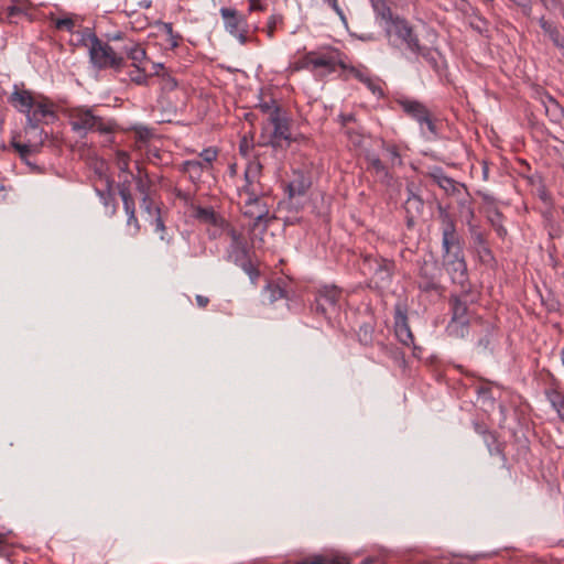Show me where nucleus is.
I'll use <instances>...</instances> for the list:
<instances>
[{
  "label": "nucleus",
  "mask_w": 564,
  "mask_h": 564,
  "mask_svg": "<svg viewBox=\"0 0 564 564\" xmlns=\"http://www.w3.org/2000/svg\"><path fill=\"white\" fill-rule=\"evenodd\" d=\"M558 413H560L561 417L564 420V401L561 403V408L558 410Z\"/></svg>",
  "instance_id": "57"
},
{
  "label": "nucleus",
  "mask_w": 564,
  "mask_h": 564,
  "mask_svg": "<svg viewBox=\"0 0 564 564\" xmlns=\"http://www.w3.org/2000/svg\"><path fill=\"white\" fill-rule=\"evenodd\" d=\"M278 22V19L275 17H272L270 22H269V25H268V35L271 37L273 36V30L275 28V24Z\"/></svg>",
  "instance_id": "49"
},
{
  "label": "nucleus",
  "mask_w": 564,
  "mask_h": 564,
  "mask_svg": "<svg viewBox=\"0 0 564 564\" xmlns=\"http://www.w3.org/2000/svg\"><path fill=\"white\" fill-rule=\"evenodd\" d=\"M542 104L545 109L546 116L550 118L553 122H560L562 118L564 117V110L562 106L551 96H545L544 99H542Z\"/></svg>",
  "instance_id": "23"
},
{
  "label": "nucleus",
  "mask_w": 564,
  "mask_h": 564,
  "mask_svg": "<svg viewBox=\"0 0 564 564\" xmlns=\"http://www.w3.org/2000/svg\"><path fill=\"white\" fill-rule=\"evenodd\" d=\"M196 302L199 307H206L209 303V300L204 295H196Z\"/></svg>",
  "instance_id": "48"
},
{
  "label": "nucleus",
  "mask_w": 564,
  "mask_h": 564,
  "mask_svg": "<svg viewBox=\"0 0 564 564\" xmlns=\"http://www.w3.org/2000/svg\"><path fill=\"white\" fill-rule=\"evenodd\" d=\"M368 89H369L373 95H376V96H379V97H380V96H382V95H383V91H382V89H381V86H380V84H379L377 80H375V82L372 83V85L368 87Z\"/></svg>",
  "instance_id": "47"
},
{
  "label": "nucleus",
  "mask_w": 564,
  "mask_h": 564,
  "mask_svg": "<svg viewBox=\"0 0 564 564\" xmlns=\"http://www.w3.org/2000/svg\"><path fill=\"white\" fill-rule=\"evenodd\" d=\"M228 237L227 260L240 267L254 282L259 276V271L251 262L249 245L243 232L238 229H229Z\"/></svg>",
  "instance_id": "5"
},
{
  "label": "nucleus",
  "mask_w": 564,
  "mask_h": 564,
  "mask_svg": "<svg viewBox=\"0 0 564 564\" xmlns=\"http://www.w3.org/2000/svg\"><path fill=\"white\" fill-rule=\"evenodd\" d=\"M379 25L384 30L389 42L394 46H405L414 54L430 59L429 48L421 46L412 25L405 19L392 13L388 0H371Z\"/></svg>",
  "instance_id": "1"
},
{
  "label": "nucleus",
  "mask_w": 564,
  "mask_h": 564,
  "mask_svg": "<svg viewBox=\"0 0 564 564\" xmlns=\"http://www.w3.org/2000/svg\"><path fill=\"white\" fill-rule=\"evenodd\" d=\"M441 269L435 261H424L419 270V288L425 292L437 290L440 286Z\"/></svg>",
  "instance_id": "12"
},
{
  "label": "nucleus",
  "mask_w": 564,
  "mask_h": 564,
  "mask_svg": "<svg viewBox=\"0 0 564 564\" xmlns=\"http://www.w3.org/2000/svg\"><path fill=\"white\" fill-rule=\"evenodd\" d=\"M68 119L72 129L82 137L91 131L111 133L113 130V123L98 116L94 107L80 106L72 108L68 110Z\"/></svg>",
  "instance_id": "3"
},
{
  "label": "nucleus",
  "mask_w": 564,
  "mask_h": 564,
  "mask_svg": "<svg viewBox=\"0 0 564 564\" xmlns=\"http://www.w3.org/2000/svg\"><path fill=\"white\" fill-rule=\"evenodd\" d=\"M367 162H368V167L370 170H372L373 172H376L377 174H380L383 176L388 175L387 169L378 155L368 154Z\"/></svg>",
  "instance_id": "28"
},
{
  "label": "nucleus",
  "mask_w": 564,
  "mask_h": 564,
  "mask_svg": "<svg viewBox=\"0 0 564 564\" xmlns=\"http://www.w3.org/2000/svg\"><path fill=\"white\" fill-rule=\"evenodd\" d=\"M435 184L443 188L446 193H454L457 189V183L446 176L442 169L435 167L429 173Z\"/></svg>",
  "instance_id": "22"
},
{
  "label": "nucleus",
  "mask_w": 564,
  "mask_h": 564,
  "mask_svg": "<svg viewBox=\"0 0 564 564\" xmlns=\"http://www.w3.org/2000/svg\"><path fill=\"white\" fill-rule=\"evenodd\" d=\"M122 50L127 54V56L132 61V65L135 66L138 69H141V64L143 63L147 56L145 50L133 42H129L128 44H126Z\"/></svg>",
  "instance_id": "24"
},
{
  "label": "nucleus",
  "mask_w": 564,
  "mask_h": 564,
  "mask_svg": "<svg viewBox=\"0 0 564 564\" xmlns=\"http://www.w3.org/2000/svg\"><path fill=\"white\" fill-rule=\"evenodd\" d=\"M341 123L346 126L348 122L354 120V116L351 113L349 115H341L340 116Z\"/></svg>",
  "instance_id": "52"
},
{
  "label": "nucleus",
  "mask_w": 564,
  "mask_h": 564,
  "mask_svg": "<svg viewBox=\"0 0 564 564\" xmlns=\"http://www.w3.org/2000/svg\"><path fill=\"white\" fill-rule=\"evenodd\" d=\"M330 7L334 9V11L339 15V18L345 21V14L344 11L339 8L337 0H327Z\"/></svg>",
  "instance_id": "46"
},
{
  "label": "nucleus",
  "mask_w": 564,
  "mask_h": 564,
  "mask_svg": "<svg viewBox=\"0 0 564 564\" xmlns=\"http://www.w3.org/2000/svg\"><path fill=\"white\" fill-rule=\"evenodd\" d=\"M135 181L137 189L144 195H150V186L152 181L150 180L148 173H144V176H133Z\"/></svg>",
  "instance_id": "32"
},
{
  "label": "nucleus",
  "mask_w": 564,
  "mask_h": 564,
  "mask_svg": "<svg viewBox=\"0 0 564 564\" xmlns=\"http://www.w3.org/2000/svg\"><path fill=\"white\" fill-rule=\"evenodd\" d=\"M55 28L58 30H66L68 32H73L75 28V21L69 17L56 19Z\"/></svg>",
  "instance_id": "36"
},
{
  "label": "nucleus",
  "mask_w": 564,
  "mask_h": 564,
  "mask_svg": "<svg viewBox=\"0 0 564 564\" xmlns=\"http://www.w3.org/2000/svg\"><path fill=\"white\" fill-rule=\"evenodd\" d=\"M311 178L302 172H295L289 183V193L291 197L301 196L311 187Z\"/></svg>",
  "instance_id": "18"
},
{
  "label": "nucleus",
  "mask_w": 564,
  "mask_h": 564,
  "mask_svg": "<svg viewBox=\"0 0 564 564\" xmlns=\"http://www.w3.org/2000/svg\"><path fill=\"white\" fill-rule=\"evenodd\" d=\"M350 73H351V74H352V75H354L358 80H360L361 83H364V82H365V79H367V78H368V76H369L367 73H365V72H362V70H360V69H357V68H355V67H351V68H350Z\"/></svg>",
  "instance_id": "45"
},
{
  "label": "nucleus",
  "mask_w": 564,
  "mask_h": 564,
  "mask_svg": "<svg viewBox=\"0 0 564 564\" xmlns=\"http://www.w3.org/2000/svg\"><path fill=\"white\" fill-rule=\"evenodd\" d=\"M9 101L18 111L25 115V131H39L40 140H42L44 132L39 129L40 124L56 119L54 102L42 95H34L30 90L18 89L17 86Z\"/></svg>",
  "instance_id": "2"
},
{
  "label": "nucleus",
  "mask_w": 564,
  "mask_h": 564,
  "mask_svg": "<svg viewBox=\"0 0 564 564\" xmlns=\"http://www.w3.org/2000/svg\"><path fill=\"white\" fill-rule=\"evenodd\" d=\"M181 171L188 176L192 183L197 184L202 181L203 174L210 171V169L205 166L198 159H194L183 162Z\"/></svg>",
  "instance_id": "16"
},
{
  "label": "nucleus",
  "mask_w": 564,
  "mask_h": 564,
  "mask_svg": "<svg viewBox=\"0 0 564 564\" xmlns=\"http://www.w3.org/2000/svg\"><path fill=\"white\" fill-rule=\"evenodd\" d=\"M500 219H501V214L498 210L492 212L489 216V220L492 224V226L495 227L497 234L500 237H503L507 231L503 228V226L500 224Z\"/></svg>",
  "instance_id": "34"
},
{
  "label": "nucleus",
  "mask_w": 564,
  "mask_h": 564,
  "mask_svg": "<svg viewBox=\"0 0 564 564\" xmlns=\"http://www.w3.org/2000/svg\"><path fill=\"white\" fill-rule=\"evenodd\" d=\"M479 344H480V345H484V346H485V348H486V347L489 345V339H481V340L479 341Z\"/></svg>",
  "instance_id": "58"
},
{
  "label": "nucleus",
  "mask_w": 564,
  "mask_h": 564,
  "mask_svg": "<svg viewBox=\"0 0 564 564\" xmlns=\"http://www.w3.org/2000/svg\"><path fill=\"white\" fill-rule=\"evenodd\" d=\"M452 311L454 319H468L467 318V305L462 302L458 297L452 300Z\"/></svg>",
  "instance_id": "27"
},
{
  "label": "nucleus",
  "mask_w": 564,
  "mask_h": 564,
  "mask_svg": "<svg viewBox=\"0 0 564 564\" xmlns=\"http://www.w3.org/2000/svg\"><path fill=\"white\" fill-rule=\"evenodd\" d=\"M98 194L100 195V198L104 200V204L106 206H108L110 204L112 205V213H113L115 212V205L112 204V202H113L112 194L110 192L105 193V192H100V191L98 192Z\"/></svg>",
  "instance_id": "43"
},
{
  "label": "nucleus",
  "mask_w": 564,
  "mask_h": 564,
  "mask_svg": "<svg viewBox=\"0 0 564 564\" xmlns=\"http://www.w3.org/2000/svg\"><path fill=\"white\" fill-rule=\"evenodd\" d=\"M395 335L403 345L413 344V335L406 323V317L400 312L395 316Z\"/></svg>",
  "instance_id": "21"
},
{
  "label": "nucleus",
  "mask_w": 564,
  "mask_h": 564,
  "mask_svg": "<svg viewBox=\"0 0 564 564\" xmlns=\"http://www.w3.org/2000/svg\"><path fill=\"white\" fill-rule=\"evenodd\" d=\"M451 279L454 283L459 284L462 288H465L467 282V265L465 259L459 261H455L449 265H444Z\"/></svg>",
  "instance_id": "19"
},
{
  "label": "nucleus",
  "mask_w": 564,
  "mask_h": 564,
  "mask_svg": "<svg viewBox=\"0 0 564 564\" xmlns=\"http://www.w3.org/2000/svg\"><path fill=\"white\" fill-rule=\"evenodd\" d=\"M151 137V131L147 128H139L135 130L137 143L147 142Z\"/></svg>",
  "instance_id": "41"
},
{
  "label": "nucleus",
  "mask_w": 564,
  "mask_h": 564,
  "mask_svg": "<svg viewBox=\"0 0 564 564\" xmlns=\"http://www.w3.org/2000/svg\"><path fill=\"white\" fill-rule=\"evenodd\" d=\"M408 197L404 203V209L408 215V221L411 224L424 209V202L419 193V187L411 182L406 185Z\"/></svg>",
  "instance_id": "13"
},
{
  "label": "nucleus",
  "mask_w": 564,
  "mask_h": 564,
  "mask_svg": "<svg viewBox=\"0 0 564 564\" xmlns=\"http://www.w3.org/2000/svg\"><path fill=\"white\" fill-rule=\"evenodd\" d=\"M263 113L268 115V119H272L274 112H281V108L276 105L275 100H262L257 105Z\"/></svg>",
  "instance_id": "29"
},
{
  "label": "nucleus",
  "mask_w": 564,
  "mask_h": 564,
  "mask_svg": "<svg viewBox=\"0 0 564 564\" xmlns=\"http://www.w3.org/2000/svg\"><path fill=\"white\" fill-rule=\"evenodd\" d=\"M373 82H375V80H373L370 76H368V78H367V79H365L364 84H365V85L367 86V88H368L369 86H371V85H372V83H373Z\"/></svg>",
  "instance_id": "54"
},
{
  "label": "nucleus",
  "mask_w": 564,
  "mask_h": 564,
  "mask_svg": "<svg viewBox=\"0 0 564 564\" xmlns=\"http://www.w3.org/2000/svg\"><path fill=\"white\" fill-rule=\"evenodd\" d=\"M306 58L314 68H325L328 73L334 72L338 65L346 68L337 52L324 54L308 53Z\"/></svg>",
  "instance_id": "14"
},
{
  "label": "nucleus",
  "mask_w": 564,
  "mask_h": 564,
  "mask_svg": "<svg viewBox=\"0 0 564 564\" xmlns=\"http://www.w3.org/2000/svg\"><path fill=\"white\" fill-rule=\"evenodd\" d=\"M83 42L88 46L90 62L98 69L111 68L120 70L124 66V58L95 34L87 31L83 36Z\"/></svg>",
  "instance_id": "4"
},
{
  "label": "nucleus",
  "mask_w": 564,
  "mask_h": 564,
  "mask_svg": "<svg viewBox=\"0 0 564 564\" xmlns=\"http://www.w3.org/2000/svg\"><path fill=\"white\" fill-rule=\"evenodd\" d=\"M405 113L415 119L421 128L425 126L431 134H436V127L427 109L416 100L404 99L399 101Z\"/></svg>",
  "instance_id": "11"
},
{
  "label": "nucleus",
  "mask_w": 564,
  "mask_h": 564,
  "mask_svg": "<svg viewBox=\"0 0 564 564\" xmlns=\"http://www.w3.org/2000/svg\"><path fill=\"white\" fill-rule=\"evenodd\" d=\"M20 12V9L15 6L9 7L8 13L10 17H14Z\"/></svg>",
  "instance_id": "53"
},
{
  "label": "nucleus",
  "mask_w": 564,
  "mask_h": 564,
  "mask_svg": "<svg viewBox=\"0 0 564 564\" xmlns=\"http://www.w3.org/2000/svg\"><path fill=\"white\" fill-rule=\"evenodd\" d=\"M239 199L245 216L253 219L256 225L268 220L270 210L262 188L240 189Z\"/></svg>",
  "instance_id": "7"
},
{
  "label": "nucleus",
  "mask_w": 564,
  "mask_h": 564,
  "mask_svg": "<svg viewBox=\"0 0 564 564\" xmlns=\"http://www.w3.org/2000/svg\"><path fill=\"white\" fill-rule=\"evenodd\" d=\"M442 259L443 265H449L464 259L463 247L453 219L448 215L442 217Z\"/></svg>",
  "instance_id": "6"
},
{
  "label": "nucleus",
  "mask_w": 564,
  "mask_h": 564,
  "mask_svg": "<svg viewBox=\"0 0 564 564\" xmlns=\"http://www.w3.org/2000/svg\"><path fill=\"white\" fill-rule=\"evenodd\" d=\"M447 332L454 337H465L468 333V319H454L449 322Z\"/></svg>",
  "instance_id": "25"
},
{
  "label": "nucleus",
  "mask_w": 564,
  "mask_h": 564,
  "mask_svg": "<svg viewBox=\"0 0 564 564\" xmlns=\"http://www.w3.org/2000/svg\"><path fill=\"white\" fill-rule=\"evenodd\" d=\"M137 170H138V175L137 176H144V171L143 169L140 166V165H137Z\"/></svg>",
  "instance_id": "56"
},
{
  "label": "nucleus",
  "mask_w": 564,
  "mask_h": 564,
  "mask_svg": "<svg viewBox=\"0 0 564 564\" xmlns=\"http://www.w3.org/2000/svg\"><path fill=\"white\" fill-rule=\"evenodd\" d=\"M386 151H387V154H388V159L391 161V164L392 165H400L402 163L401 161V158H400V154L398 152V149L395 147H387L386 148Z\"/></svg>",
  "instance_id": "38"
},
{
  "label": "nucleus",
  "mask_w": 564,
  "mask_h": 564,
  "mask_svg": "<svg viewBox=\"0 0 564 564\" xmlns=\"http://www.w3.org/2000/svg\"><path fill=\"white\" fill-rule=\"evenodd\" d=\"M361 564H378V561L372 560V558H367Z\"/></svg>",
  "instance_id": "55"
},
{
  "label": "nucleus",
  "mask_w": 564,
  "mask_h": 564,
  "mask_svg": "<svg viewBox=\"0 0 564 564\" xmlns=\"http://www.w3.org/2000/svg\"><path fill=\"white\" fill-rule=\"evenodd\" d=\"M372 37L371 36H361V40H371Z\"/></svg>",
  "instance_id": "60"
},
{
  "label": "nucleus",
  "mask_w": 564,
  "mask_h": 564,
  "mask_svg": "<svg viewBox=\"0 0 564 564\" xmlns=\"http://www.w3.org/2000/svg\"><path fill=\"white\" fill-rule=\"evenodd\" d=\"M130 155L128 152L118 150L116 151V165L123 173H130L129 171Z\"/></svg>",
  "instance_id": "30"
},
{
  "label": "nucleus",
  "mask_w": 564,
  "mask_h": 564,
  "mask_svg": "<svg viewBox=\"0 0 564 564\" xmlns=\"http://www.w3.org/2000/svg\"><path fill=\"white\" fill-rule=\"evenodd\" d=\"M132 80L137 84H143L145 82V76L138 69V75L135 77H132Z\"/></svg>",
  "instance_id": "51"
},
{
  "label": "nucleus",
  "mask_w": 564,
  "mask_h": 564,
  "mask_svg": "<svg viewBox=\"0 0 564 564\" xmlns=\"http://www.w3.org/2000/svg\"><path fill=\"white\" fill-rule=\"evenodd\" d=\"M196 217L199 221L207 225L208 235L213 239L219 238L224 234L228 236L229 229H235L224 217L215 213L212 208H198Z\"/></svg>",
  "instance_id": "10"
},
{
  "label": "nucleus",
  "mask_w": 564,
  "mask_h": 564,
  "mask_svg": "<svg viewBox=\"0 0 564 564\" xmlns=\"http://www.w3.org/2000/svg\"><path fill=\"white\" fill-rule=\"evenodd\" d=\"M540 26L547 35H550L554 30H556V28L551 22L543 18L540 20Z\"/></svg>",
  "instance_id": "44"
},
{
  "label": "nucleus",
  "mask_w": 564,
  "mask_h": 564,
  "mask_svg": "<svg viewBox=\"0 0 564 564\" xmlns=\"http://www.w3.org/2000/svg\"><path fill=\"white\" fill-rule=\"evenodd\" d=\"M250 11L262 10V6L259 0H250Z\"/></svg>",
  "instance_id": "50"
},
{
  "label": "nucleus",
  "mask_w": 564,
  "mask_h": 564,
  "mask_svg": "<svg viewBox=\"0 0 564 564\" xmlns=\"http://www.w3.org/2000/svg\"><path fill=\"white\" fill-rule=\"evenodd\" d=\"M119 194L122 198L126 214L135 213L134 200L131 196L129 187L126 184L120 185Z\"/></svg>",
  "instance_id": "26"
},
{
  "label": "nucleus",
  "mask_w": 564,
  "mask_h": 564,
  "mask_svg": "<svg viewBox=\"0 0 564 564\" xmlns=\"http://www.w3.org/2000/svg\"><path fill=\"white\" fill-rule=\"evenodd\" d=\"M155 231L160 232V239L169 242L170 240L165 237V226L162 218L158 215L154 219Z\"/></svg>",
  "instance_id": "39"
},
{
  "label": "nucleus",
  "mask_w": 564,
  "mask_h": 564,
  "mask_svg": "<svg viewBox=\"0 0 564 564\" xmlns=\"http://www.w3.org/2000/svg\"><path fill=\"white\" fill-rule=\"evenodd\" d=\"M261 170L262 165L258 160L250 161L245 171L246 184L241 189L261 188L259 183Z\"/></svg>",
  "instance_id": "17"
},
{
  "label": "nucleus",
  "mask_w": 564,
  "mask_h": 564,
  "mask_svg": "<svg viewBox=\"0 0 564 564\" xmlns=\"http://www.w3.org/2000/svg\"><path fill=\"white\" fill-rule=\"evenodd\" d=\"M561 356H562V361H563V364H564V348H563V349H562V351H561Z\"/></svg>",
  "instance_id": "59"
},
{
  "label": "nucleus",
  "mask_w": 564,
  "mask_h": 564,
  "mask_svg": "<svg viewBox=\"0 0 564 564\" xmlns=\"http://www.w3.org/2000/svg\"><path fill=\"white\" fill-rule=\"evenodd\" d=\"M549 36L554 45L557 46L564 55V39H562L560 31L556 29Z\"/></svg>",
  "instance_id": "40"
},
{
  "label": "nucleus",
  "mask_w": 564,
  "mask_h": 564,
  "mask_svg": "<svg viewBox=\"0 0 564 564\" xmlns=\"http://www.w3.org/2000/svg\"><path fill=\"white\" fill-rule=\"evenodd\" d=\"M220 14L225 20L226 30L236 36L241 44L247 42V36L242 31L243 19L238 17L237 11L228 8H221Z\"/></svg>",
  "instance_id": "15"
},
{
  "label": "nucleus",
  "mask_w": 564,
  "mask_h": 564,
  "mask_svg": "<svg viewBox=\"0 0 564 564\" xmlns=\"http://www.w3.org/2000/svg\"><path fill=\"white\" fill-rule=\"evenodd\" d=\"M127 216H128V218H127V226L129 228V235L134 237L140 231L139 221H138V219L135 217V213L127 214Z\"/></svg>",
  "instance_id": "35"
},
{
  "label": "nucleus",
  "mask_w": 564,
  "mask_h": 564,
  "mask_svg": "<svg viewBox=\"0 0 564 564\" xmlns=\"http://www.w3.org/2000/svg\"><path fill=\"white\" fill-rule=\"evenodd\" d=\"M217 155H218V152L216 149L214 148H207V149H204L200 153H199V161L205 165L207 166L208 169H212L213 166V162L217 159Z\"/></svg>",
  "instance_id": "31"
},
{
  "label": "nucleus",
  "mask_w": 564,
  "mask_h": 564,
  "mask_svg": "<svg viewBox=\"0 0 564 564\" xmlns=\"http://www.w3.org/2000/svg\"><path fill=\"white\" fill-rule=\"evenodd\" d=\"M274 128L273 135L280 140H290V128L286 117L281 112H274L272 119L269 120Z\"/></svg>",
  "instance_id": "20"
},
{
  "label": "nucleus",
  "mask_w": 564,
  "mask_h": 564,
  "mask_svg": "<svg viewBox=\"0 0 564 564\" xmlns=\"http://www.w3.org/2000/svg\"><path fill=\"white\" fill-rule=\"evenodd\" d=\"M11 145L23 160H25L32 152L31 145L18 142L15 137L12 138Z\"/></svg>",
  "instance_id": "33"
},
{
  "label": "nucleus",
  "mask_w": 564,
  "mask_h": 564,
  "mask_svg": "<svg viewBox=\"0 0 564 564\" xmlns=\"http://www.w3.org/2000/svg\"><path fill=\"white\" fill-rule=\"evenodd\" d=\"M341 291L336 286H324L316 297V311L328 318L337 315L341 307Z\"/></svg>",
  "instance_id": "9"
},
{
  "label": "nucleus",
  "mask_w": 564,
  "mask_h": 564,
  "mask_svg": "<svg viewBox=\"0 0 564 564\" xmlns=\"http://www.w3.org/2000/svg\"><path fill=\"white\" fill-rule=\"evenodd\" d=\"M162 30L169 35V40L172 44V46L177 45V36L173 34V26L171 23H162Z\"/></svg>",
  "instance_id": "42"
},
{
  "label": "nucleus",
  "mask_w": 564,
  "mask_h": 564,
  "mask_svg": "<svg viewBox=\"0 0 564 564\" xmlns=\"http://www.w3.org/2000/svg\"><path fill=\"white\" fill-rule=\"evenodd\" d=\"M141 208L149 215L159 214V209L154 207V203L150 195L142 196Z\"/></svg>",
  "instance_id": "37"
},
{
  "label": "nucleus",
  "mask_w": 564,
  "mask_h": 564,
  "mask_svg": "<svg viewBox=\"0 0 564 564\" xmlns=\"http://www.w3.org/2000/svg\"><path fill=\"white\" fill-rule=\"evenodd\" d=\"M364 270L370 274V285L383 291L388 289L392 280L393 263L387 259L366 257Z\"/></svg>",
  "instance_id": "8"
}]
</instances>
